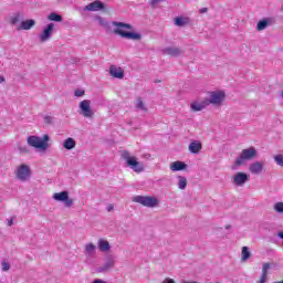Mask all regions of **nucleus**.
<instances>
[{
  "instance_id": "nucleus-1",
  "label": "nucleus",
  "mask_w": 283,
  "mask_h": 283,
  "mask_svg": "<svg viewBox=\"0 0 283 283\" xmlns=\"http://www.w3.org/2000/svg\"><path fill=\"white\" fill-rule=\"evenodd\" d=\"M112 25L115 27L113 30L114 34H118L122 39H129L130 41H140L143 35L140 33H134L125 30H134V27L129 23L113 21Z\"/></svg>"
},
{
  "instance_id": "nucleus-2",
  "label": "nucleus",
  "mask_w": 283,
  "mask_h": 283,
  "mask_svg": "<svg viewBox=\"0 0 283 283\" xmlns=\"http://www.w3.org/2000/svg\"><path fill=\"white\" fill-rule=\"evenodd\" d=\"M122 158H124V160H126L127 167L133 169V171H135V174H143V171H145V164L138 161V159H136V157L132 156L129 154V151L124 150L122 153Z\"/></svg>"
},
{
  "instance_id": "nucleus-3",
  "label": "nucleus",
  "mask_w": 283,
  "mask_h": 283,
  "mask_svg": "<svg viewBox=\"0 0 283 283\" xmlns=\"http://www.w3.org/2000/svg\"><path fill=\"white\" fill-rule=\"evenodd\" d=\"M50 140L49 135H43V139L39 136H29L27 139V143L30 147H34L35 149H41L42 151H45L49 147L48 142Z\"/></svg>"
},
{
  "instance_id": "nucleus-4",
  "label": "nucleus",
  "mask_w": 283,
  "mask_h": 283,
  "mask_svg": "<svg viewBox=\"0 0 283 283\" xmlns=\"http://www.w3.org/2000/svg\"><path fill=\"white\" fill-rule=\"evenodd\" d=\"M258 158V150L255 147H249L241 151L240 156L235 159V165L238 167L244 165L247 160H253Z\"/></svg>"
},
{
  "instance_id": "nucleus-5",
  "label": "nucleus",
  "mask_w": 283,
  "mask_h": 283,
  "mask_svg": "<svg viewBox=\"0 0 283 283\" xmlns=\"http://www.w3.org/2000/svg\"><path fill=\"white\" fill-rule=\"evenodd\" d=\"M133 202H137L138 205H143V207H148L150 209L158 207V199L156 197L135 196L133 197Z\"/></svg>"
},
{
  "instance_id": "nucleus-6",
  "label": "nucleus",
  "mask_w": 283,
  "mask_h": 283,
  "mask_svg": "<svg viewBox=\"0 0 283 283\" xmlns=\"http://www.w3.org/2000/svg\"><path fill=\"white\" fill-rule=\"evenodd\" d=\"M30 176H32V171L30 170V166L25 164H22L15 169V177L20 182H28Z\"/></svg>"
},
{
  "instance_id": "nucleus-7",
  "label": "nucleus",
  "mask_w": 283,
  "mask_h": 283,
  "mask_svg": "<svg viewBox=\"0 0 283 283\" xmlns=\"http://www.w3.org/2000/svg\"><path fill=\"white\" fill-rule=\"evenodd\" d=\"M206 103L209 105L220 106L224 103V92L222 91H212L210 92V97L206 98Z\"/></svg>"
},
{
  "instance_id": "nucleus-8",
  "label": "nucleus",
  "mask_w": 283,
  "mask_h": 283,
  "mask_svg": "<svg viewBox=\"0 0 283 283\" xmlns=\"http://www.w3.org/2000/svg\"><path fill=\"white\" fill-rule=\"evenodd\" d=\"M80 114L84 118H94V109H92V101L84 99L80 102Z\"/></svg>"
},
{
  "instance_id": "nucleus-9",
  "label": "nucleus",
  "mask_w": 283,
  "mask_h": 283,
  "mask_svg": "<svg viewBox=\"0 0 283 283\" xmlns=\"http://www.w3.org/2000/svg\"><path fill=\"white\" fill-rule=\"evenodd\" d=\"M116 265V258L112 254L106 255L105 262L102 266L97 268V273H107V271H112Z\"/></svg>"
},
{
  "instance_id": "nucleus-10",
  "label": "nucleus",
  "mask_w": 283,
  "mask_h": 283,
  "mask_svg": "<svg viewBox=\"0 0 283 283\" xmlns=\"http://www.w3.org/2000/svg\"><path fill=\"white\" fill-rule=\"evenodd\" d=\"M53 199L57 202H64L65 207H72L74 205V200L70 198V192L67 191L55 192Z\"/></svg>"
},
{
  "instance_id": "nucleus-11",
  "label": "nucleus",
  "mask_w": 283,
  "mask_h": 283,
  "mask_svg": "<svg viewBox=\"0 0 283 283\" xmlns=\"http://www.w3.org/2000/svg\"><path fill=\"white\" fill-rule=\"evenodd\" d=\"M54 32V23L48 24L42 33L39 35L41 43H45V41H50L52 39V34Z\"/></svg>"
},
{
  "instance_id": "nucleus-12",
  "label": "nucleus",
  "mask_w": 283,
  "mask_h": 283,
  "mask_svg": "<svg viewBox=\"0 0 283 283\" xmlns=\"http://www.w3.org/2000/svg\"><path fill=\"white\" fill-rule=\"evenodd\" d=\"M105 10V4L101 0H95L84 7V12H98Z\"/></svg>"
},
{
  "instance_id": "nucleus-13",
  "label": "nucleus",
  "mask_w": 283,
  "mask_h": 283,
  "mask_svg": "<svg viewBox=\"0 0 283 283\" xmlns=\"http://www.w3.org/2000/svg\"><path fill=\"white\" fill-rule=\"evenodd\" d=\"M250 174H253L254 176H260L262 171H264V161H254L250 164L249 166Z\"/></svg>"
},
{
  "instance_id": "nucleus-14",
  "label": "nucleus",
  "mask_w": 283,
  "mask_h": 283,
  "mask_svg": "<svg viewBox=\"0 0 283 283\" xmlns=\"http://www.w3.org/2000/svg\"><path fill=\"white\" fill-rule=\"evenodd\" d=\"M161 52L168 56H181V54H185V51L178 46H168L163 49Z\"/></svg>"
},
{
  "instance_id": "nucleus-15",
  "label": "nucleus",
  "mask_w": 283,
  "mask_h": 283,
  "mask_svg": "<svg viewBox=\"0 0 283 283\" xmlns=\"http://www.w3.org/2000/svg\"><path fill=\"white\" fill-rule=\"evenodd\" d=\"M244 182H249V175L245 172H238L233 176V185L237 187H242Z\"/></svg>"
},
{
  "instance_id": "nucleus-16",
  "label": "nucleus",
  "mask_w": 283,
  "mask_h": 283,
  "mask_svg": "<svg viewBox=\"0 0 283 283\" xmlns=\"http://www.w3.org/2000/svg\"><path fill=\"white\" fill-rule=\"evenodd\" d=\"M207 107H209V104L206 98L201 102L195 101L190 103L191 112H202V109H207Z\"/></svg>"
},
{
  "instance_id": "nucleus-17",
  "label": "nucleus",
  "mask_w": 283,
  "mask_h": 283,
  "mask_svg": "<svg viewBox=\"0 0 283 283\" xmlns=\"http://www.w3.org/2000/svg\"><path fill=\"white\" fill-rule=\"evenodd\" d=\"M109 74L113 78H125V71L116 65L109 67Z\"/></svg>"
},
{
  "instance_id": "nucleus-18",
  "label": "nucleus",
  "mask_w": 283,
  "mask_h": 283,
  "mask_svg": "<svg viewBox=\"0 0 283 283\" xmlns=\"http://www.w3.org/2000/svg\"><path fill=\"white\" fill-rule=\"evenodd\" d=\"M24 19L23 12H15L9 18L10 25H19Z\"/></svg>"
},
{
  "instance_id": "nucleus-19",
  "label": "nucleus",
  "mask_w": 283,
  "mask_h": 283,
  "mask_svg": "<svg viewBox=\"0 0 283 283\" xmlns=\"http://www.w3.org/2000/svg\"><path fill=\"white\" fill-rule=\"evenodd\" d=\"M188 149L190 154H200L202 149V143H200L199 140H195L189 144Z\"/></svg>"
},
{
  "instance_id": "nucleus-20",
  "label": "nucleus",
  "mask_w": 283,
  "mask_h": 283,
  "mask_svg": "<svg viewBox=\"0 0 283 283\" xmlns=\"http://www.w3.org/2000/svg\"><path fill=\"white\" fill-rule=\"evenodd\" d=\"M270 270H271V263H264L262 268L261 277L256 283H266V277H269Z\"/></svg>"
},
{
  "instance_id": "nucleus-21",
  "label": "nucleus",
  "mask_w": 283,
  "mask_h": 283,
  "mask_svg": "<svg viewBox=\"0 0 283 283\" xmlns=\"http://www.w3.org/2000/svg\"><path fill=\"white\" fill-rule=\"evenodd\" d=\"M84 255H86V258H94V255H96V247L94 243H87L85 245Z\"/></svg>"
},
{
  "instance_id": "nucleus-22",
  "label": "nucleus",
  "mask_w": 283,
  "mask_h": 283,
  "mask_svg": "<svg viewBox=\"0 0 283 283\" xmlns=\"http://www.w3.org/2000/svg\"><path fill=\"white\" fill-rule=\"evenodd\" d=\"M35 23L36 22L32 19L22 21L21 24L19 27H17V30H32V28H34Z\"/></svg>"
},
{
  "instance_id": "nucleus-23",
  "label": "nucleus",
  "mask_w": 283,
  "mask_h": 283,
  "mask_svg": "<svg viewBox=\"0 0 283 283\" xmlns=\"http://www.w3.org/2000/svg\"><path fill=\"white\" fill-rule=\"evenodd\" d=\"M170 169L172 171H184V169H187V164H185L184 161H174L170 165Z\"/></svg>"
},
{
  "instance_id": "nucleus-24",
  "label": "nucleus",
  "mask_w": 283,
  "mask_h": 283,
  "mask_svg": "<svg viewBox=\"0 0 283 283\" xmlns=\"http://www.w3.org/2000/svg\"><path fill=\"white\" fill-rule=\"evenodd\" d=\"M97 244H98L99 251L104 253L109 251V249H112V245H109V242L105 239H99Z\"/></svg>"
},
{
  "instance_id": "nucleus-25",
  "label": "nucleus",
  "mask_w": 283,
  "mask_h": 283,
  "mask_svg": "<svg viewBox=\"0 0 283 283\" xmlns=\"http://www.w3.org/2000/svg\"><path fill=\"white\" fill-rule=\"evenodd\" d=\"M63 147H64V149L72 150V149H74V147H76V142L74 140V138L69 137L64 140Z\"/></svg>"
},
{
  "instance_id": "nucleus-26",
  "label": "nucleus",
  "mask_w": 283,
  "mask_h": 283,
  "mask_svg": "<svg viewBox=\"0 0 283 283\" xmlns=\"http://www.w3.org/2000/svg\"><path fill=\"white\" fill-rule=\"evenodd\" d=\"M177 180H178V184H177L178 189H180L181 191H185V189H187V177L178 176Z\"/></svg>"
},
{
  "instance_id": "nucleus-27",
  "label": "nucleus",
  "mask_w": 283,
  "mask_h": 283,
  "mask_svg": "<svg viewBox=\"0 0 283 283\" xmlns=\"http://www.w3.org/2000/svg\"><path fill=\"white\" fill-rule=\"evenodd\" d=\"M251 258V251H249V247H243L241 251V260L242 262H247Z\"/></svg>"
},
{
  "instance_id": "nucleus-28",
  "label": "nucleus",
  "mask_w": 283,
  "mask_h": 283,
  "mask_svg": "<svg viewBox=\"0 0 283 283\" xmlns=\"http://www.w3.org/2000/svg\"><path fill=\"white\" fill-rule=\"evenodd\" d=\"M268 27H269V20L268 19H263V20L258 22L256 30L259 32H262V30H266Z\"/></svg>"
},
{
  "instance_id": "nucleus-29",
  "label": "nucleus",
  "mask_w": 283,
  "mask_h": 283,
  "mask_svg": "<svg viewBox=\"0 0 283 283\" xmlns=\"http://www.w3.org/2000/svg\"><path fill=\"white\" fill-rule=\"evenodd\" d=\"M49 21H55L56 23H61L63 21V17L61 14H57L56 12H52L48 17Z\"/></svg>"
},
{
  "instance_id": "nucleus-30",
  "label": "nucleus",
  "mask_w": 283,
  "mask_h": 283,
  "mask_svg": "<svg viewBox=\"0 0 283 283\" xmlns=\"http://www.w3.org/2000/svg\"><path fill=\"white\" fill-rule=\"evenodd\" d=\"M187 23H189V21L186 18L177 17L175 19V25H177L178 28H182L187 25Z\"/></svg>"
},
{
  "instance_id": "nucleus-31",
  "label": "nucleus",
  "mask_w": 283,
  "mask_h": 283,
  "mask_svg": "<svg viewBox=\"0 0 283 283\" xmlns=\"http://www.w3.org/2000/svg\"><path fill=\"white\" fill-rule=\"evenodd\" d=\"M136 109H140L142 112H147V106L143 102V98L138 97L135 104Z\"/></svg>"
},
{
  "instance_id": "nucleus-32",
  "label": "nucleus",
  "mask_w": 283,
  "mask_h": 283,
  "mask_svg": "<svg viewBox=\"0 0 283 283\" xmlns=\"http://www.w3.org/2000/svg\"><path fill=\"white\" fill-rule=\"evenodd\" d=\"M273 210L276 213H283V201H279V202L274 203Z\"/></svg>"
},
{
  "instance_id": "nucleus-33",
  "label": "nucleus",
  "mask_w": 283,
  "mask_h": 283,
  "mask_svg": "<svg viewBox=\"0 0 283 283\" xmlns=\"http://www.w3.org/2000/svg\"><path fill=\"white\" fill-rule=\"evenodd\" d=\"M274 163H276V165H279V167H283V155L274 156Z\"/></svg>"
},
{
  "instance_id": "nucleus-34",
  "label": "nucleus",
  "mask_w": 283,
  "mask_h": 283,
  "mask_svg": "<svg viewBox=\"0 0 283 283\" xmlns=\"http://www.w3.org/2000/svg\"><path fill=\"white\" fill-rule=\"evenodd\" d=\"M18 149L20 154H30V148H28V146H19Z\"/></svg>"
},
{
  "instance_id": "nucleus-35",
  "label": "nucleus",
  "mask_w": 283,
  "mask_h": 283,
  "mask_svg": "<svg viewBox=\"0 0 283 283\" xmlns=\"http://www.w3.org/2000/svg\"><path fill=\"white\" fill-rule=\"evenodd\" d=\"M74 96H76L77 98H80L81 96H85V91L83 90H76L74 92Z\"/></svg>"
},
{
  "instance_id": "nucleus-36",
  "label": "nucleus",
  "mask_w": 283,
  "mask_h": 283,
  "mask_svg": "<svg viewBox=\"0 0 283 283\" xmlns=\"http://www.w3.org/2000/svg\"><path fill=\"white\" fill-rule=\"evenodd\" d=\"M97 21H98L99 25H103V28H107V21H105L103 19V17H98Z\"/></svg>"
},
{
  "instance_id": "nucleus-37",
  "label": "nucleus",
  "mask_w": 283,
  "mask_h": 283,
  "mask_svg": "<svg viewBox=\"0 0 283 283\" xmlns=\"http://www.w3.org/2000/svg\"><path fill=\"white\" fill-rule=\"evenodd\" d=\"M52 120H53L52 116L50 115L44 116L45 125H52Z\"/></svg>"
},
{
  "instance_id": "nucleus-38",
  "label": "nucleus",
  "mask_w": 283,
  "mask_h": 283,
  "mask_svg": "<svg viewBox=\"0 0 283 283\" xmlns=\"http://www.w3.org/2000/svg\"><path fill=\"white\" fill-rule=\"evenodd\" d=\"M1 266H2V271H10V263L4 261L1 263Z\"/></svg>"
},
{
  "instance_id": "nucleus-39",
  "label": "nucleus",
  "mask_w": 283,
  "mask_h": 283,
  "mask_svg": "<svg viewBox=\"0 0 283 283\" xmlns=\"http://www.w3.org/2000/svg\"><path fill=\"white\" fill-rule=\"evenodd\" d=\"M161 283H176V281H174V279L167 277Z\"/></svg>"
},
{
  "instance_id": "nucleus-40",
  "label": "nucleus",
  "mask_w": 283,
  "mask_h": 283,
  "mask_svg": "<svg viewBox=\"0 0 283 283\" xmlns=\"http://www.w3.org/2000/svg\"><path fill=\"white\" fill-rule=\"evenodd\" d=\"M208 11H209L208 8H201V9L199 10L200 14H205V13H207Z\"/></svg>"
},
{
  "instance_id": "nucleus-41",
  "label": "nucleus",
  "mask_w": 283,
  "mask_h": 283,
  "mask_svg": "<svg viewBox=\"0 0 283 283\" xmlns=\"http://www.w3.org/2000/svg\"><path fill=\"white\" fill-rule=\"evenodd\" d=\"M93 283H107V282H105V281H103L101 279H97V280H94Z\"/></svg>"
},
{
  "instance_id": "nucleus-42",
  "label": "nucleus",
  "mask_w": 283,
  "mask_h": 283,
  "mask_svg": "<svg viewBox=\"0 0 283 283\" xmlns=\"http://www.w3.org/2000/svg\"><path fill=\"white\" fill-rule=\"evenodd\" d=\"M12 224H14V220H13V219H10V220L8 221V227H12Z\"/></svg>"
},
{
  "instance_id": "nucleus-43",
  "label": "nucleus",
  "mask_w": 283,
  "mask_h": 283,
  "mask_svg": "<svg viewBox=\"0 0 283 283\" xmlns=\"http://www.w3.org/2000/svg\"><path fill=\"white\" fill-rule=\"evenodd\" d=\"M150 3H151L153 6H156V3H160V0H151Z\"/></svg>"
},
{
  "instance_id": "nucleus-44",
  "label": "nucleus",
  "mask_w": 283,
  "mask_h": 283,
  "mask_svg": "<svg viewBox=\"0 0 283 283\" xmlns=\"http://www.w3.org/2000/svg\"><path fill=\"white\" fill-rule=\"evenodd\" d=\"M107 211H114V206H108Z\"/></svg>"
},
{
  "instance_id": "nucleus-45",
  "label": "nucleus",
  "mask_w": 283,
  "mask_h": 283,
  "mask_svg": "<svg viewBox=\"0 0 283 283\" xmlns=\"http://www.w3.org/2000/svg\"><path fill=\"white\" fill-rule=\"evenodd\" d=\"M0 83H6V77L0 76Z\"/></svg>"
},
{
  "instance_id": "nucleus-46",
  "label": "nucleus",
  "mask_w": 283,
  "mask_h": 283,
  "mask_svg": "<svg viewBox=\"0 0 283 283\" xmlns=\"http://www.w3.org/2000/svg\"><path fill=\"white\" fill-rule=\"evenodd\" d=\"M279 238H281V240H283V232H279Z\"/></svg>"
}]
</instances>
